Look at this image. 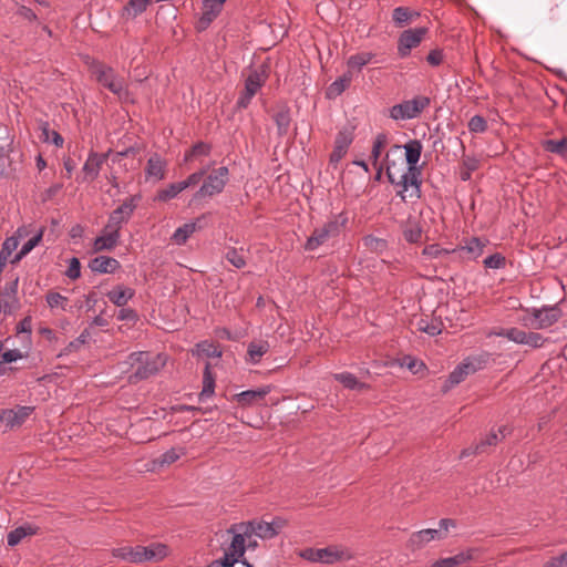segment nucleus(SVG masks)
Wrapping results in <instances>:
<instances>
[{
  "label": "nucleus",
  "instance_id": "obj_1",
  "mask_svg": "<svg viewBox=\"0 0 567 567\" xmlns=\"http://www.w3.org/2000/svg\"><path fill=\"white\" fill-rule=\"evenodd\" d=\"M128 363L133 372L128 375V382L136 384L156 375L166 364V355L162 353L152 354L146 351L132 352L128 355Z\"/></svg>",
  "mask_w": 567,
  "mask_h": 567
},
{
  "label": "nucleus",
  "instance_id": "obj_2",
  "mask_svg": "<svg viewBox=\"0 0 567 567\" xmlns=\"http://www.w3.org/2000/svg\"><path fill=\"white\" fill-rule=\"evenodd\" d=\"M348 215L342 212L333 215L328 219L321 227L313 229L312 234L307 238L305 243V249L313 251L328 240L337 238L348 224Z\"/></svg>",
  "mask_w": 567,
  "mask_h": 567
},
{
  "label": "nucleus",
  "instance_id": "obj_3",
  "mask_svg": "<svg viewBox=\"0 0 567 567\" xmlns=\"http://www.w3.org/2000/svg\"><path fill=\"white\" fill-rule=\"evenodd\" d=\"M270 74V64L265 61L256 68H251L245 80V89L236 102L237 110H245L250 104L256 93L265 85Z\"/></svg>",
  "mask_w": 567,
  "mask_h": 567
},
{
  "label": "nucleus",
  "instance_id": "obj_4",
  "mask_svg": "<svg viewBox=\"0 0 567 567\" xmlns=\"http://www.w3.org/2000/svg\"><path fill=\"white\" fill-rule=\"evenodd\" d=\"M229 181V169L227 166H220L205 175L199 189L193 195L190 204L205 197H213L223 193Z\"/></svg>",
  "mask_w": 567,
  "mask_h": 567
},
{
  "label": "nucleus",
  "instance_id": "obj_5",
  "mask_svg": "<svg viewBox=\"0 0 567 567\" xmlns=\"http://www.w3.org/2000/svg\"><path fill=\"white\" fill-rule=\"evenodd\" d=\"M456 523L451 518H442L439 522V528H426L419 532L413 533L408 542V547L412 550H417L423 548L426 544L432 540H441L444 539L447 535L450 527H455Z\"/></svg>",
  "mask_w": 567,
  "mask_h": 567
},
{
  "label": "nucleus",
  "instance_id": "obj_6",
  "mask_svg": "<svg viewBox=\"0 0 567 567\" xmlns=\"http://www.w3.org/2000/svg\"><path fill=\"white\" fill-rule=\"evenodd\" d=\"M431 104V99L425 95H416L405 100L390 109V117L394 121H406L417 116Z\"/></svg>",
  "mask_w": 567,
  "mask_h": 567
},
{
  "label": "nucleus",
  "instance_id": "obj_7",
  "mask_svg": "<svg viewBox=\"0 0 567 567\" xmlns=\"http://www.w3.org/2000/svg\"><path fill=\"white\" fill-rule=\"evenodd\" d=\"M93 74L100 85L107 89L120 99L127 97L128 90L125 81L114 71V69L104 64H97L93 69Z\"/></svg>",
  "mask_w": 567,
  "mask_h": 567
},
{
  "label": "nucleus",
  "instance_id": "obj_8",
  "mask_svg": "<svg viewBox=\"0 0 567 567\" xmlns=\"http://www.w3.org/2000/svg\"><path fill=\"white\" fill-rule=\"evenodd\" d=\"M528 316L524 317L523 322L526 327L534 329H547L555 324L563 312L558 306H544L542 308H532L527 310Z\"/></svg>",
  "mask_w": 567,
  "mask_h": 567
},
{
  "label": "nucleus",
  "instance_id": "obj_9",
  "mask_svg": "<svg viewBox=\"0 0 567 567\" xmlns=\"http://www.w3.org/2000/svg\"><path fill=\"white\" fill-rule=\"evenodd\" d=\"M142 196L140 194L132 195L124 199L121 206L114 209L110 216L105 227L115 233H120L122 225L128 223L134 210L136 209Z\"/></svg>",
  "mask_w": 567,
  "mask_h": 567
},
{
  "label": "nucleus",
  "instance_id": "obj_10",
  "mask_svg": "<svg viewBox=\"0 0 567 567\" xmlns=\"http://www.w3.org/2000/svg\"><path fill=\"white\" fill-rule=\"evenodd\" d=\"M355 126L347 124L336 135L334 147L330 154V164L337 165L347 154L350 145L354 140Z\"/></svg>",
  "mask_w": 567,
  "mask_h": 567
},
{
  "label": "nucleus",
  "instance_id": "obj_11",
  "mask_svg": "<svg viewBox=\"0 0 567 567\" xmlns=\"http://www.w3.org/2000/svg\"><path fill=\"white\" fill-rule=\"evenodd\" d=\"M429 29L425 27L404 30L398 39V54L400 58L410 55L411 50L417 48Z\"/></svg>",
  "mask_w": 567,
  "mask_h": 567
},
{
  "label": "nucleus",
  "instance_id": "obj_12",
  "mask_svg": "<svg viewBox=\"0 0 567 567\" xmlns=\"http://www.w3.org/2000/svg\"><path fill=\"white\" fill-rule=\"evenodd\" d=\"M401 148L404 150L405 162H406L408 168H410V171L417 172V168H422L421 166L417 165L421 159V155H422V151H423V145L420 140H416V138L409 140L404 145L394 144L391 146V148L389 150V152L386 154L390 155L393 153H398L401 151Z\"/></svg>",
  "mask_w": 567,
  "mask_h": 567
},
{
  "label": "nucleus",
  "instance_id": "obj_13",
  "mask_svg": "<svg viewBox=\"0 0 567 567\" xmlns=\"http://www.w3.org/2000/svg\"><path fill=\"white\" fill-rule=\"evenodd\" d=\"M300 556L312 563L333 564L342 558L343 551L333 546L306 548L301 551Z\"/></svg>",
  "mask_w": 567,
  "mask_h": 567
},
{
  "label": "nucleus",
  "instance_id": "obj_14",
  "mask_svg": "<svg viewBox=\"0 0 567 567\" xmlns=\"http://www.w3.org/2000/svg\"><path fill=\"white\" fill-rule=\"evenodd\" d=\"M34 411L33 406L17 405L14 409L0 410V422H4L10 429L22 425Z\"/></svg>",
  "mask_w": 567,
  "mask_h": 567
},
{
  "label": "nucleus",
  "instance_id": "obj_15",
  "mask_svg": "<svg viewBox=\"0 0 567 567\" xmlns=\"http://www.w3.org/2000/svg\"><path fill=\"white\" fill-rule=\"evenodd\" d=\"M18 286L19 277H16L10 282H7L0 291V302L2 303L4 315H12L20 307Z\"/></svg>",
  "mask_w": 567,
  "mask_h": 567
},
{
  "label": "nucleus",
  "instance_id": "obj_16",
  "mask_svg": "<svg viewBox=\"0 0 567 567\" xmlns=\"http://www.w3.org/2000/svg\"><path fill=\"white\" fill-rule=\"evenodd\" d=\"M462 243L456 246V250H460V260H476L483 255L487 240L480 237H470L464 238Z\"/></svg>",
  "mask_w": 567,
  "mask_h": 567
},
{
  "label": "nucleus",
  "instance_id": "obj_17",
  "mask_svg": "<svg viewBox=\"0 0 567 567\" xmlns=\"http://www.w3.org/2000/svg\"><path fill=\"white\" fill-rule=\"evenodd\" d=\"M271 385H264L255 390H246L234 395V401L241 408H250L260 404L267 394L271 392Z\"/></svg>",
  "mask_w": 567,
  "mask_h": 567
},
{
  "label": "nucleus",
  "instance_id": "obj_18",
  "mask_svg": "<svg viewBox=\"0 0 567 567\" xmlns=\"http://www.w3.org/2000/svg\"><path fill=\"white\" fill-rule=\"evenodd\" d=\"M110 153H111V151H109L107 153H103V154H100V153H96L93 151L90 152V154L82 167V172L84 174V181L93 182L94 179L97 178L101 167L107 159Z\"/></svg>",
  "mask_w": 567,
  "mask_h": 567
},
{
  "label": "nucleus",
  "instance_id": "obj_19",
  "mask_svg": "<svg viewBox=\"0 0 567 567\" xmlns=\"http://www.w3.org/2000/svg\"><path fill=\"white\" fill-rule=\"evenodd\" d=\"M228 532L233 533L234 536L226 551L239 558L243 557L246 550V538H250L247 530L244 529V525L240 523L231 525Z\"/></svg>",
  "mask_w": 567,
  "mask_h": 567
},
{
  "label": "nucleus",
  "instance_id": "obj_20",
  "mask_svg": "<svg viewBox=\"0 0 567 567\" xmlns=\"http://www.w3.org/2000/svg\"><path fill=\"white\" fill-rule=\"evenodd\" d=\"M384 165H385L386 177H388L389 182L392 185L400 187V189L396 192V195L400 196L402 200H404L405 199L404 193L410 187L408 169L401 174L399 179H396L394 176V173H393V168L395 167V162L393 159L389 158V154H385Z\"/></svg>",
  "mask_w": 567,
  "mask_h": 567
},
{
  "label": "nucleus",
  "instance_id": "obj_21",
  "mask_svg": "<svg viewBox=\"0 0 567 567\" xmlns=\"http://www.w3.org/2000/svg\"><path fill=\"white\" fill-rule=\"evenodd\" d=\"M89 268L95 274H114L121 268V264L113 257L97 256L89 261Z\"/></svg>",
  "mask_w": 567,
  "mask_h": 567
},
{
  "label": "nucleus",
  "instance_id": "obj_22",
  "mask_svg": "<svg viewBox=\"0 0 567 567\" xmlns=\"http://www.w3.org/2000/svg\"><path fill=\"white\" fill-rule=\"evenodd\" d=\"M244 529L247 530L249 537H252L254 535L261 538V539H271L276 537V530L269 522L265 520H250L243 523Z\"/></svg>",
  "mask_w": 567,
  "mask_h": 567
},
{
  "label": "nucleus",
  "instance_id": "obj_23",
  "mask_svg": "<svg viewBox=\"0 0 567 567\" xmlns=\"http://www.w3.org/2000/svg\"><path fill=\"white\" fill-rule=\"evenodd\" d=\"M167 162L157 153L152 154L146 163V178L153 177L156 181H163L166 176Z\"/></svg>",
  "mask_w": 567,
  "mask_h": 567
},
{
  "label": "nucleus",
  "instance_id": "obj_24",
  "mask_svg": "<svg viewBox=\"0 0 567 567\" xmlns=\"http://www.w3.org/2000/svg\"><path fill=\"white\" fill-rule=\"evenodd\" d=\"M13 136L7 125L0 123V175L6 171V163L12 151Z\"/></svg>",
  "mask_w": 567,
  "mask_h": 567
},
{
  "label": "nucleus",
  "instance_id": "obj_25",
  "mask_svg": "<svg viewBox=\"0 0 567 567\" xmlns=\"http://www.w3.org/2000/svg\"><path fill=\"white\" fill-rule=\"evenodd\" d=\"M353 80V72L346 71L341 76L334 80L326 90V97L334 100L340 96L351 84Z\"/></svg>",
  "mask_w": 567,
  "mask_h": 567
},
{
  "label": "nucleus",
  "instance_id": "obj_26",
  "mask_svg": "<svg viewBox=\"0 0 567 567\" xmlns=\"http://www.w3.org/2000/svg\"><path fill=\"white\" fill-rule=\"evenodd\" d=\"M120 236V233H115V230L113 231L104 227L103 235L96 237L94 240V251L112 250L117 245Z\"/></svg>",
  "mask_w": 567,
  "mask_h": 567
},
{
  "label": "nucleus",
  "instance_id": "obj_27",
  "mask_svg": "<svg viewBox=\"0 0 567 567\" xmlns=\"http://www.w3.org/2000/svg\"><path fill=\"white\" fill-rule=\"evenodd\" d=\"M270 349V344L267 340L251 341L247 346L246 362L257 364L260 362L264 354Z\"/></svg>",
  "mask_w": 567,
  "mask_h": 567
},
{
  "label": "nucleus",
  "instance_id": "obj_28",
  "mask_svg": "<svg viewBox=\"0 0 567 567\" xmlns=\"http://www.w3.org/2000/svg\"><path fill=\"white\" fill-rule=\"evenodd\" d=\"M135 295V290L122 285L115 286L106 296L116 307H124Z\"/></svg>",
  "mask_w": 567,
  "mask_h": 567
},
{
  "label": "nucleus",
  "instance_id": "obj_29",
  "mask_svg": "<svg viewBox=\"0 0 567 567\" xmlns=\"http://www.w3.org/2000/svg\"><path fill=\"white\" fill-rule=\"evenodd\" d=\"M142 564L161 561L167 556V546L162 543H152L148 546H142Z\"/></svg>",
  "mask_w": 567,
  "mask_h": 567
},
{
  "label": "nucleus",
  "instance_id": "obj_30",
  "mask_svg": "<svg viewBox=\"0 0 567 567\" xmlns=\"http://www.w3.org/2000/svg\"><path fill=\"white\" fill-rule=\"evenodd\" d=\"M152 1L153 0H128L121 10V18L125 20L135 19L137 16L146 11Z\"/></svg>",
  "mask_w": 567,
  "mask_h": 567
},
{
  "label": "nucleus",
  "instance_id": "obj_31",
  "mask_svg": "<svg viewBox=\"0 0 567 567\" xmlns=\"http://www.w3.org/2000/svg\"><path fill=\"white\" fill-rule=\"evenodd\" d=\"M403 238L410 244H417L422 240L423 229L416 219L409 218L402 225Z\"/></svg>",
  "mask_w": 567,
  "mask_h": 567
},
{
  "label": "nucleus",
  "instance_id": "obj_32",
  "mask_svg": "<svg viewBox=\"0 0 567 567\" xmlns=\"http://www.w3.org/2000/svg\"><path fill=\"white\" fill-rule=\"evenodd\" d=\"M215 392V375L212 372L210 364L207 362L205 364L204 374H203V389L198 394V401L205 402L209 399Z\"/></svg>",
  "mask_w": 567,
  "mask_h": 567
},
{
  "label": "nucleus",
  "instance_id": "obj_33",
  "mask_svg": "<svg viewBox=\"0 0 567 567\" xmlns=\"http://www.w3.org/2000/svg\"><path fill=\"white\" fill-rule=\"evenodd\" d=\"M203 228L204 225L197 226V223H185L174 231L172 239L177 245H184L195 231L200 230Z\"/></svg>",
  "mask_w": 567,
  "mask_h": 567
},
{
  "label": "nucleus",
  "instance_id": "obj_34",
  "mask_svg": "<svg viewBox=\"0 0 567 567\" xmlns=\"http://www.w3.org/2000/svg\"><path fill=\"white\" fill-rule=\"evenodd\" d=\"M210 152H212V145L206 142L199 141L185 152L184 162L190 163L200 157L209 156Z\"/></svg>",
  "mask_w": 567,
  "mask_h": 567
},
{
  "label": "nucleus",
  "instance_id": "obj_35",
  "mask_svg": "<svg viewBox=\"0 0 567 567\" xmlns=\"http://www.w3.org/2000/svg\"><path fill=\"white\" fill-rule=\"evenodd\" d=\"M419 17V12L412 11L408 7H396L392 12V20L394 24L400 28L404 27Z\"/></svg>",
  "mask_w": 567,
  "mask_h": 567
},
{
  "label": "nucleus",
  "instance_id": "obj_36",
  "mask_svg": "<svg viewBox=\"0 0 567 567\" xmlns=\"http://www.w3.org/2000/svg\"><path fill=\"white\" fill-rule=\"evenodd\" d=\"M37 534V528L31 525H23L12 529L7 536V544L10 547L17 546L24 537Z\"/></svg>",
  "mask_w": 567,
  "mask_h": 567
},
{
  "label": "nucleus",
  "instance_id": "obj_37",
  "mask_svg": "<svg viewBox=\"0 0 567 567\" xmlns=\"http://www.w3.org/2000/svg\"><path fill=\"white\" fill-rule=\"evenodd\" d=\"M488 359L489 355L487 353H482L467 357L462 361V363L463 367L467 370L468 374H472L484 369L488 362Z\"/></svg>",
  "mask_w": 567,
  "mask_h": 567
},
{
  "label": "nucleus",
  "instance_id": "obj_38",
  "mask_svg": "<svg viewBox=\"0 0 567 567\" xmlns=\"http://www.w3.org/2000/svg\"><path fill=\"white\" fill-rule=\"evenodd\" d=\"M375 54L372 52H360L351 55L347 60L348 70H355L357 72H361L362 68L370 63L374 59Z\"/></svg>",
  "mask_w": 567,
  "mask_h": 567
},
{
  "label": "nucleus",
  "instance_id": "obj_39",
  "mask_svg": "<svg viewBox=\"0 0 567 567\" xmlns=\"http://www.w3.org/2000/svg\"><path fill=\"white\" fill-rule=\"evenodd\" d=\"M333 378L349 390H363L368 388L365 383L360 382L358 378L351 372L336 373Z\"/></svg>",
  "mask_w": 567,
  "mask_h": 567
},
{
  "label": "nucleus",
  "instance_id": "obj_40",
  "mask_svg": "<svg viewBox=\"0 0 567 567\" xmlns=\"http://www.w3.org/2000/svg\"><path fill=\"white\" fill-rule=\"evenodd\" d=\"M274 121L277 125V132L279 136H284L288 133L290 127L291 116L290 110L287 106L281 107L275 115Z\"/></svg>",
  "mask_w": 567,
  "mask_h": 567
},
{
  "label": "nucleus",
  "instance_id": "obj_41",
  "mask_svg": "<svg viewBox=\"0 0 567 567\" xmlns=\"http://www.w3.org/2000/svg\"><path fill=\"white\" fill-rule=\"evenodd\" d=\"M468 375L467 370L463 367V363L461 362L455 367V369L450 373L449 378L444 382L442 390L444 392H447L455 385L460 384L462 381L465 380V378Z\"/></svg>",
  "mask_w": 567,
  "mask_h": 567
},
{
  "label": "nucleus",
  "instance_id": "obj_42",
  "mask_svg": "<svg viewBox=\"0 0 567 567\" xmlns=\"http://www.w3.org/2000/svg\"><path fill=\"white\" fill-rule=\"evenodd\" d=\"M388 143H389V136L386 133L381 132L375 135L373 144H372L371 155H370V159L372 162L373 167L378 166V163H379V159L381 156V152L388 145Z\"/></svg>",
  "mask_w": 567,
  "mask_h": 567
},
{
  "label": "nucleus",
  "instance_id": "obj_43",
  "mask_svg": "<svg viewBox=\"0 0 567 567\" xmlns=\"http://www.w3.org/2000/svg\"><path fill=\"white\" fill-rule=\"evenodd\" d=\"M91 337V332L89 328H85L80 336L70 341L68 346L61 350V352L58 354L59 358L69 355L72 352H76L80 350V348L87 342V340Z\"/></svg>",
  "mask_w": 567,
  "mask_h": 567
},
{
  "label": "nucleus",
  "instance_id": "obj_44",
  "mask_svg": "<svg viewBox=\"0 0 567 567\" xmlns=\"http://www.w3.org/2000/svg\"><path fill=\"white\" fill-rule=\"evenodd\" d=\"M193 354L206 358H220L221 350L214 342L205 340L196 344V350L193 351Z\"/></svg>",
  "mask_w": 567,
  "mask_h": 567
},
{
  "label": "nucleus",
  "instance_id": "obj_45",
  "mask_svg": "<svg viewBox=\"0 0 567 567\" xmlns=\"http://www.w3.org/2000/svg\"><path fill=\"white\" fill-rule=\"evenodd\" d=\"M184 190L181 182L171 183L167 187L159 189L155 196V200L157 202H168L173 198H176L178 194Z\"/></svg>",
  "mask_w": 567,
  "mask_h": 567
},
{
  "label": "nucleus",
  "instance_id": "obj_46",
  "mask_svg": "<svg viewBox=\"0 0 567 567\" xmlns=\"http://www.w3.org/2000/svg\"><path fill=\"white\" fill-rule=\"evenodd\" d=\"M542 145L546 152L557 154L561 157L567 156V137H563L559 141L545 140L543 141Z\"/></svg>",
  "mask_w": 567,
  "mask_h": 567
},
{
  "label": "nucleus",
  "instance_id": "obj_47",
  "mask_svg": "<svg viewBox=\"0 0 567 567\" xmlns=\"http://www.w3.org/2000/svg\"><path fill=\"white\" fill-rule=\"evenodd\" d=\"M18 245L19 239L17 237H9L3 241L0 250V272L3 270L8 258L18 248Z\"/></svg>",
  "mask_w": 567,
  "mask_h": 567
},
{
  "label": "nucleus",
  "instance_id": "obj_48",
  "mask_svg": "<svg viewBox=\"0 0 567 567\" xmlns=\"http://www.w3.org/2000/svg\"><path fill=\"white\" fill-rule=\"evenodd\" d=\"M40 128L42 132V141L43 142H45V143L51 142L56 147L63 146L64 138L62 137V135L59 132L51 130L48 122H43L41 124Z\"/></svg>",
  "mask_w": 567,
  "mask_h": 567
},
{
  "label": "nucleus",
  "instance_id": "obj_49",
  "mask_svg": "<svg viewBox=\"0 0 567 567\" xmlns=\"http://www.w3.org/2000/svg\"><path fill=\"white\" fill-rule=\"evenodd\" d=\"M462 165L463 169L461 171L460 177L462 181L466 182L471 179L472 173L478 168L480 161L474 156H464Z\"/></svg>",
  "mask_w": 567,
  "mask_h": 567
},
{
  "label": "nucleus",
  "instance_id": "obj_50",
  "mask_svg": "<svg viewBox=\"0 0 567 567\" xmlns=\"http://www.w3.org/2000/svg\"><path fill=\"white\" fill-rule=\"evenodd\" d=\"M499 337H504L517 344H524L527 332L518 328L502 329L496 333Z\"/></svg>",
  "mask_w": 567,
  "mask_h": 567
},
{
  "label": "nucleus",
  "instance_id": "obj_51",
  "mask_svg": "<svg viewBox=\"0 0 567 567\" xmlns=\"http://www.w3.org/2000/svg\"><path fill=\"white\" fill-rule=\"evenodd\" d=\"M422 168H417L416 171H410L408 168V177H409V184L411 187H413L412 193L410 194L411 197L421 198V185L422 181L420 178Z\"/></svg>",
  "mask_w": 567,
  "mask_h": 567
},
{
  "label": "nucleus",
  "instance_id": "obj_52",
  "mask_svg": "<svg viewBox=\"0 0 567 567\" xmlns=\"http://www.w3.org/2000/svg\"><path fill=\"white\" fill-rule=\"evenodd\" d=\"M498 442H501L498 434L492 431L475 445V452L485 453L488 447L497 445Z\"/></svg>",
  "mask_w": 567,
  "mask_h": 567
},
{
  "label": "nucleus",
  "instance_id": "obj_53",
  "mask_svg": "<svg viewBox=\"0 0 567 567\" xmlns=\"http://www.w3.org/2000/svg\"><path fill=\"white\" fill-rule=\"evenodd\" d=\"M240 561L238 556L225 551L221 558L213 560L207 567H236Z\"/></svg>",
  "mask_w": 567,
  "mask_h": 567
},
{
  "label": "nucleus",
  "instance_id": "obj_54",
  "mask_svg": "<svg viewBox=\"0 0 567 567\" xmlns=\"http://www.w3.org/2000/svg\"><path fill=\"white\" fill-rule=\"evenodd\" d=\"M483 265L488 269H503L506 266V258L501 252H495L483 260Z\"/></svg>",
  "mask_w": 567,
  "mask_h": 567
},
{
  "label": "nucleus",
  "instance_id": "obj_55",
  "mask_svg": "<svg viewBox=\"0 0 567 567\" xmlns=\"http://www.w3.org/2000/svg\"><path fill=\"white\" fill-rule=\"evenodd\" d=\"M208 168H209V165L206 167H202L200 169L188 175V177L186 179L181 181V184H182V187L184 188V190L192 186L197 185L205 177V175L208 172Z\"/></svg>",
  "mask_w": 567,
  "mask_h": 567
},
{
  "label": "nucleus",
  "instance_id": "obj_56",
  "mask_svg": "<svg viewBox=\"0 0 567 567\" xmlns=\"http://www.w3.org/2000/svg\"><path fill=\"white\" fill-rule=\"evenodd\" d=\"M47 303L50 308H62L65 309L68 298L55 291H49L45 296Z\"/></svg>",
  "mask_w": 567,
  "mask_h": 567
},
{
  "label": "nucleus",
  "instance_id": "obj_57",
  "mask_svg": "<svg viewBox=\"0 0 567 567\" xmlns=\"http://www.w3.org/2000/svg\"><path fill=\"white\" fill-rule=\"evenodd\" d=\"M227 261H229L235 268L241 269L246 266L245 257L236 248H229L225 255Z\"/></svg>",
  "mask_w": 567,
  "mask_h": 567
},
{
  "label": "nucleus",
  "instance_id": "obj_58",
  "mask_svg": "<svg viewBox=\"0 0 567 567\" xmlns=\"http://www.w3.org/2000/svg\"><path fill=\"white\" fill-rule=\"evenodd\" d=\"M467 126L471 133H484L488 127L486 120L481 115L472 116Z\"/></svg>",
  "mask_w": 567,
  "mask_h": 567
},
{
  "label": "nucleus",
  "instance_id": "obj_59",
  "mask_svg": "<svg viewBox=\"0 0 567 567\" xmlns=\"http://www.w3.org/2000/svg\"><path fill=\"white\" fill-rule=\"evenodd\" d=\"M217 17V14L209 10H203L196 22V30L199 32L205 31Z\"/></svg>",
  "mask_w": 567,
  "mask_h": 567
},
{
  "label": "nucleus",
  "instance_id": "obj_60",
  "mask_svg": "<svg viewBox=\"0 0 567 567\" xmlns=\"http://www.w3.org/2000/svg\"><path fill=\"white\" fill-rule=\"evenodd\" d=\"M12 1L18 6L17 12H16L17 16H19L20 18H22L24 20H28L29 22H33V21L38 20L37 13L31 8L20 4L19 0H12Z\"/></svg>",
  "mask_w": 567,
  "mask_h": 567
},
{
  "label": "nucleus",
  "instance_id": "obj_61",
  "mask_svg": "<svg viewBox=\"0 0 567 567\" xmlns=\"http://www.w3.org/2000/svg\"><path fill=\"white\" fill-rule=\"evenodd\" d=\"M546 339L538 332L529 331L526 334L524 346H528L533 349H538L544 346Z\"/></svg>",
  "mask_w": 567,
  "mask_h": 567
},
{
  "label": "nucleus",
  "instance_id": "obj_62",
  "mask_svg": "<svg viewBox=\"0 0 567 567\" xmlns=\"http://www.w3.org/2000/svg\"><path fill=\"white\" fill-rule=\"evenodd\" d=\"M183 454V449H175V447H172L169 450H167L165 453L162 454L161 456V464L164 465H169V464H173L175 463L177 460H179L181 455Z\"/></svg>",
  "mask_w": 567,
  "mask_h": 567
},
{
  "label": "nucleus",
  "instance_id": "obj_63",
  "mask_svg": "<svg viewBox=\"0 0 567 567\" xmlns=\"http://www.w3.org/2000/svg\"><path fill=\"white\" fill-rule=\"evenodd\" d=\"M65 276L72 280H75L81 276V262L76 257H72L70 259Z\"/></svg>",
  "mask_w": 567,
  "mask_h": 567
},
{
  "label": "nucleus",
  "instance_id": "obj_64",
  "mask_svg": "<svg viewBox=\"0 0 567 567\" xmlns=\"http://www.w3.org/2000/svg\"><path fill=\"white\" fill-rule=\"evenodd\" d=\"M544 567H567V553L550 557Z\"/></svg>",
  "mask_w": 567,
  "mask_h": 567
}]
</instances>
